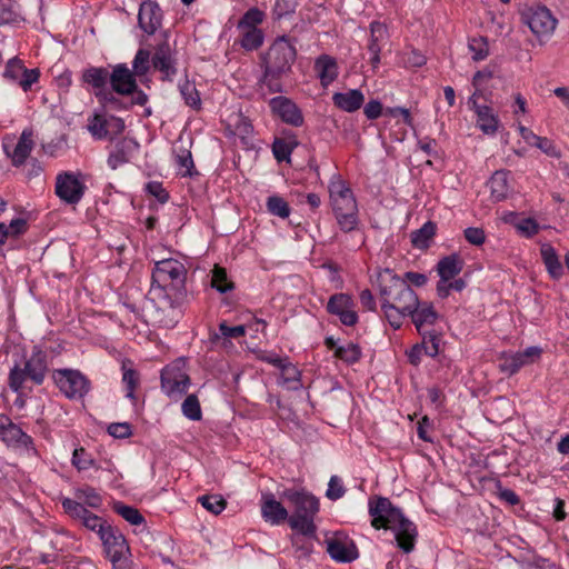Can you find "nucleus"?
I'll return each mask as SVG.
<instances>
[{"instance_id":"39448f33","label":"nucleus","mask_w":569,"mask_h":569,"mask_svg":"<svg viewBox=\"0 0 569 569\" xmlns=\"http://www.w3.org/2000/svg\"><path fill=\"white\" fill-rule=\"evenodd\" d=\"M280 497L288 500L293 508L292 515H289L290 528L306 537H316L315 518L320 509L319 499L305 489L293 488L284 489Z\"/></svg>"},{"instance_id":"f8f14e48","label":"nucleus","mask_w":569,"mask_h":569,"mask_svg":"<svg viewBox=\"0 0 569 569\" xmlns=\"http://www.w3.org/2000/svg\"><path fill=\"white\" fill-rule=\"evenodd\" d=\"M86 184L80 172L62 171L56 177V196L67 204H78L84 196Z\"/></svg>"},{"instance_id":"bf43d9fd","label":"nucleus","mask_w":569,"mask_h":569,"mask_svg":"<svg viewBox=\"0 0 569 569\" xmlns=\"http://www.w3.org/2000/svg\"><path fill=\"white\" fill-rule=\"evenodd\" d=\"M346 493L342 480L338 476H332L328 483L326 497L332 501L342 498Z\"/></svg>"},{"instance_id":"393cba45","label":"nucleus","mask_w":569,"mask_h":569,"mask_svg":"<svg viewBox=\"0 0 569 569\" xmlns=\"http://www.w3.org/2000/svg\"><path fill=\"white\" fill-rule=\"evenodd\" d=\"M138 150L139 143L134 139L128 137L120 139L109 153L108 166L112 170L118 169L120 166L129 162Z\"/></svg>"},{"instance_id":"f03ea898","label":"nucleus","mask_w":569,"mask_h":569,"mask_svg":"<svg viewBox=\"0 0 569 569\" xmlns=\"http://www.w3.org/2000/svg\"><path fill=\"white\" fill-rule=\"evenodd\" d=\"M368 512L371 517V526L377 530L392 531L397 547L405 553L415 549L418 538L417 526L389 498L371 497L368 501Z\"/></svg>"},{"instance_id":"8fccbe9b","label":"nucleus","mask_w":569,"mask_h":569,"mask_svg":"<svg viewBox=\"0 0 569 569\" xmlns=\"http://www.w3.org/2000/svg\"><path fill=\"white\" fill-rule=\"evenodd\" d=\"M201 506L213 515H220L227 507V501L220 495H206L198 498Z\"/></svg>"},{"instance_id":"864d4df0","label":"nucleus","mask_w":569,"mask_h":569,"mask_svg":"<svg viewBox=\"0 0 569 569\" xmlns=\"http://www.w3.org/2000/svg\"><path fill=\"white\" fill-rule=\"evenodd\" d=\"M422 343L420 345L423 349V353L429 357H436L439 353L440 337L433 331H422Z\"/></svg>"},{"instance_id":"680f3d73","label":"nucleus","mask_w":569,"mask_h":569,"mask_svg":"<svg viewBox=\"0 0 569 569\" xmlns=\"http://www.w3.org/2000/svg\"><path fill=\"white\" fill-rule=\"evenodd\" d=\"M24 68L26 67L23 66L21 60L13 58L8 61L3 72V77L11 81L18 82L21 74L23 73Z\"/></svg>"},{"instance_id":"37998d69","label":"nucleus","mask_w":569,"mask_h":569,"mask_svg":"<svg viewBox=\"0 0 569 569\" xmlns=\"http://www.w3.org/2000/svg\"><path fill=\"white\" fill-rule=\"evenodd\" d=\"M211 287L220 293H226L233 290V282L228 278L224 268L214 266L211 271Z\"/></svg>"},{"instance_id":"c9c22d12","label":"nucleus","mask_w":569,"mask_h":569,"mask_svg":"<svg viewBox=\"0 0 569 569\" xmlns=\"http://www.w3.org/2000/svg\"><path fill=\"white\" fill-rule=\"evenodd\" d=\"M298 144L299 141L293 133L283 138H276L272 143V153L279 162L290 161V156Z\"/></svg>"},{"instance_id":"6e6d98bb","label":"nucleus","mask_w":569,"mask_h":569,"mask_svg":"<svg viewBox=\"0 0 569 569\" xmlns=\"http://www.w3.org/2000/svg\"><path fill=\"white\" fill-rule=\"evenodd\" d=\"M108 121L103 116L94 114L88 123V130L96 139H103L108 136Z\"/></svg>"},{"instance_id":"e433bc0d","label":"nucleus","mask_w":569,"mask_h":569,"mask_svg":"<svg viewBox=\"0 0 569 569\" xmlns=\"http://www.w3.org/2000/svg\"><path fill=\"white\" fill-rule=\"evenodd\" d=\"M122 383L126 388V397L132 401H136L134 391L140 385V373L133 368L130 360H123L122 366Z\"/></svg>"},{"instance_id":"72a5a7b5","label":"nucleus","mask_w":569,"mask_h":569,"mask_svg":"<svg viewBox=\"0 0 569 569\" xmlns=\"http://www.w3.org/2000/svg\"><path fill=\"white\" fill-rule=\"evenodd\" d=\"M24 21L21 7L14 0H0V27L18 26Z\"/></svg>"},{"instance_id":"4468645a","label":"nucleus","mask_w":569,"mask_h":569,"mask_svg":"<svg viewBox=\"0 0 569 569\" xmlns=\"http://www.w3.org/2000/svg\"><path fill=\"white\" fill-rule=\"evenodd\" d=\"M541 355L542 349L538 346H530L518 352H502L499 356L498 367L502 373L513 376L521 368L538 362Z\"/></svg>"},{"instance_id":"338daca9","label":"nucleus","mask_w":569,"mask_h":569,"mask_svg":"<svg viewBox=\"0 0 569 569\" xmlns=\"http://www.w3.org/2000/svg\"><path fill=\"white\" fill-rule=\"evenodd\" d=\"M108 433L117 439H124L131 436V426L128 422H113L108 427Z\"/></svg>"},{"instance_id":"7c9ffc66","label":"nucleus","mask_w":569,"mask_h":569,"mask_svg":"<svg viewBox=\"0 0 569 569\" xmlns=\"http://www.w3.org/2000/svg\"><path fill=\"white\" fill-rule=\"evenodd\" d=\"M81 80L91 87L94 93L108 88L110 71L104 67H89L82 71Z\"/></svg>"},{"instance_id":"e2e57ef3","label":"nucleus","mask_w":569,"mask_h":569,"mask_svg":"<svg viewBox=\"0 0 569 569\" xmlns=\"http://www.w3.org/2000/svg\"><path fill=\"white\" fill-rule=\"evenodd\" d=\"M40 77V72L38 69H27L24 68L23 73L18 80V84L23 89V91H28L31 89L32 84L38 82Z\"/></svg>"},{"instance_id":"6e6552de","label":"nucleus","mask_w":569,"mask_h":569,"mask_svg":"<svg viewBox=\"0 0 569 569\" xmlns=\"http://www.w3.org/2000/svg\"><path fill=\"white\" fill-rule=\"evenodd\" d=\"M99 539L102 543L103 553L111 562L112 569H131L130 547L119 528L111 525L101 533Z\"/></svg>"},{"instance_id":"5701e85b","label":"nucleus","mask_w":569,"mask_h":569,"mask_svg":"<svg viewBox=\"0 0 569 569\" xmlns=\"http://www.w3.org/2000/svg\"><path fill=\"white\" fill-rule=\"evenodd\" d=\"M261 516L266 522L271 525H280L284 521L289 522V512L278 501L273 493L262 492L261 495Z\"/></svg>"},{"instance_id":"052dcab7","label":"nucleus","mask_w":569,"mask_h":569,"mask_svg":"<svg viewBox=\"0 0 569 569\" xmlns=\"http://www.w3.org/2000/svg\"><path fill=\"white\" fill-rule=\"evenodd\" d=\"M315 537H306L297 532L296 535H292L291 542L295 549L300 552V556H309L312 551L313 545L311 539Z\"/></svg>"},{"instance_id":"20e7f679","label":"nucleus","mask_w":569,"mask_h":569,"mask_svg":"<svg viewBox=\"0 0 569 569\" xmlns=\"http://www.w3.org/2000/svg\"><path fill=\"white\" fill-rule=\"evenodd\" d=\"M48 355L41 347L34 346L31 355L24 361L14 362L8 376L9 388L18 393L31 391L34 386H41L48 372Z\"/></svg>"},{"instance_id":"0eeeda50","label":"nucleus","mask_w":569,"mask_h":569,"mask_svg":"<svg viewBox=\"0 0 569 569\" xmlns=\"http://www.w3.org/2000/svg\"><path fill=\"white\" fill-rule=\"evenodd\" d=\"M187 270L184 266L176 259H163L157 261L152 270V286L157 284L159 289L171 290L181 298L184 292Z\"/></svg>"},{"instance_id":"79ce46f5","label":"nucleus","mask_w":569,"mask_h":569,"mask_svg":"<svg viewBox=\"0 0 569 569\" xmlns=\"http://www.w3.org/2000/svg\"><path fill=\"white\" fill-rule=\"evenodd\" d=\"M281 371L282 383L289 389L297 390L300 387V370L289 361V358L279 368Z\"/></svg>"},{"instance_id":"9d476101","label":"nucleus","mask_w":569,"mask_h":569,"mask_svg":"<svg viewBox=\"0 0 569 569\" xmlns=\"http://www.w3.org/2000/svg\"><path fill=\"white\" fill-rule=\"evenodd\" d=\"M520 20L538 39L551 37L558 23L545 6H526L520 11Z\"/></svg>"},{"instance_id":"a211bd4d","label":"nucleus","mask_w":569,"mask_h":569,"mask_svg":"<svg viewBox=\"0 0 569 569\" xmlns=\"http://www.w3.org/2000/svg\"><path fill=\"white\" fill-rule=\"evenodd\" d=\"M177 61L170 44L164 41L156 47L152 56V66L161 73V80L172 81L177 74Z\"/></svg>"},{"instance_id":"aec40b11","label":"nucleus","mask_w":569,"mask_h":569,"mask_svg":"<svg viewBox=\"0 0 569 569\" xmlns=\"http://www.w3.org/2000/svg\"><path fill=\"white\" fill-rule=\"evenodd\" d=\"M162 11L159 4L151 0L141 2L138 12V24L143 32L151 36L161 27Z\"/></svg>"},{"instance_id":"5fc2aeb1","label":"nucleus","mask_w":569,"mask_h":569,"mask_svg":"<svg viewBox=\"0 0 569 569\" xmlns=\"http://www.w3.org/2000/svg\"><path fill=\"white\" fill-rule=\"evenodd\" d=\"M469 50L472 52V59L475 61H481L489 54V46L487 39L483 37L471 38L469 40Z\"/></svg>"},{"instance_id":"de8ad7c7","label":"nucleus","mask_w":569,"mask_h":569,"mask_svg":"<svg viewBox=\"0 0 569 569\" xmlns=\"http://www.w3.org/2000/svg\"><path fill=\"white\" fill-rule=\"evenodd\" d=\"M268 211L279 218L286 219L290 216L288 202L280 196H270L266 202Z\"/></svg>"},{"instance_id":"09e8293b","label":"nucleus","mask_w":569,"mask_h":569,"mask_svg":"<svg viewBox=\"0 0 569 569\" xmlns=\"http://www.w3.org/2000/svg\"><path fill=\"white\" fill-rule=\"evenodd\" d=\"M182 413L186 418L199 421L202 417L199 399L196 395H189L181 405Z\"/></svg>"},{"instance_id":"603ef678","label":"nucleus","mask_w":569,"mask_h":569,"mask_svg":"<svg viewBox=\"0 0 569 569\" xmlns=\"http://www.w3.org/2000/svg\"><path fill=\"white\" fill-rule=\"evenodd\" d=\"M176 163L178 166V173L182 177H191L194 168L191 152L187 149H182L176 156Z\"/></svg>"},{"instance_id":"c03bdc74","label":"nucleus","mask_w":569,"mask_h":569,"mask_svg":"<svg viewBox=\"0 0 569 569\" xmlns=\"http://www.w3.org/2000/svg\"><path fill=\"white\" fill-rule=\"evenodd\" d=\"M152 58L150 51L147 49H139L132 61V72L137 78L144 77L150 70Z\"/></svg>"},{"instance_id":"473e14b6","label":"nucleus","mask_w":569,"mask_h":569,"mask_svg":"<svg viewBox=\"0 0 569 569\" xmlns=\"http://www.w3.org/2000/svg\"><path fill=\"white\" fill-rule=\"evenodd\" d=\"M471 110L477 116V124L479 129L486 134H495L499 128V118L493 112L492 108L488 106H476Z\"/></svg>"},{"instance_id":"13d9d810","label":"nucleus","mask_w":569,"mask_h":569,"mask_svg":"<svg viewBox=\"0 0 569 569\" xmlns=\"http://www.w3.org/2000/svg\"><path fill=\"white\" fill-rule=\"evenodd\" d=\"M299 6V0H276L273 7V13L278 19L292 14L297 7Z\"/></svg>"},{"instance_id":"a878e982","label":"nucleus","mask_w":569,"mask_h":569,"mask_svg":"<svg viewBox=\"0 0 569 569\" xmlns=\"http://www.w3.org/2000/svg\"><path fill=\"white\" fill-rule=\"evenodd\" d=\"M33 147V132L32 130L27 129L22 131L18 142L14 144L12 150L7 142L3 143V150L6 154L11 159V162L14 167H20L26 162Z\"/></svg>"},{"instance_id":"b1692460","label":"nucleus","mask_w":569,"mask_h":569,"mask_svg":"<svg viewBox=\"0 0 569 569\" xmlns=\"http://www.w3.org/2000/svg\"><path fill=\"white\" fill-rule=\"evenodd\" d=\"M408 317L411 319L419 333L426 331V328L432 327L439 319V313L436 311L432 302L420 301L417 298V305L411 308Z\"/></svg>"},{"instance_id":"ddd939ff","label":"nucleus","mask_w":569,"mask_h":569,"mask_svg":"<svg viewBox=\"0 0 569 569\" xmlns=\"http://www.w3.org/2000/svg\"><path fill=\"white\" fill-rule=\"evenodd\" d=\"M64 512L74 521L90 531L101 536L111 525L102 517L88 510L79 501H72L71 498H63L61 500Z\"/></svg>"},{"instance_id":"ea45409f","label":"nucleus","mask_w":569,"mask_h":569,"mask_svg":"<svg viewBox=\"0 0 569 569\" xmlns=\"http://www.w3.org/2000/svg\"><path fill=\"white\" fill-rule=\"evenodd\" d=\"M112 510L132 526L146 523L144 517L136 507L126 505L122 501L113 502Z\"/></svg>"},{"instance_id":"69168bd1","label":"nucleus","mask_w":569,"mask_h":569,"mask_svg":"<svg viewBox=\"0 0 569 569\" xmlns=\"http://www.w3.org/2000/svg\"><path fill=\"white\" fill-rule=\"evenodd\" d=\"M466 240L472 246H481L486 241L483 229L478 227H469L463 231Z\"/></svg>"},{"instance_id":"f257e3e1","label":"nucleus","mask_w":569,"mask_h":569,"mask_svg":"<svg viewBox=\"0 0 569 569\" xmlns=\"http://www.w3.org/2000/svg\"><path fill=\"white\" fill-rule=\"evenodd\" d=\"M379 299L388 323L400 329L411 308L417 305V293L410 284L393 270L386 268L378 272Z\"/></svg>"},{"instance_id":"bb28decb","label":"nucleus","mask_w":569,"mask_h":569,"mask_svg":"<svg viewBox=\"0 0 569 569\" xmlns=\"http://www.w3.org/2000/svg\"><path fill=\"white\" fill-rule=\"evenodd\" d=\"M325 346L333 351V356L343 361L347 365H353L358 362L362 356L361 348L359 345L348 342L339 346L333 337H327L325 339Z\"/></svg>"},{"instance_id":"774afa93","label":"nucleus","mask_w":569,"mask_h":569,"mask_svg":"<svg viewBox=\"0 0 569 569\" xmlns=\"http://www.w3.org/2000/svg\"><path fill=\"white\" fill-rule=\"evenodd\" d=\"M252 131H253V127H252L250 120L247 117L239 114L237 117V122L234 124V134L244 139L246 137L250 136L252 133Z\"/></svg>"},{"instance_id":"f704fd0d","label":"nucleus","mask_w":569,"mask_h":569,"mask_svg":"<svg viewBox=\"0 0 569 569\" xmlns=\"http://www.w3.org/2000/svg\"><path fill=\"white\" fill-rule=\"evenodd\" d=\"M540 254L550 277L560 279L563 274V268L555 248L550 243H543L540 248Z\"/></svg>"},{"instance_id":"3c124183","label":"nucleus","mask_w":569,"mask_h":569,"mask_svg":"<svg viewBox=\"0 0 569 569\" xmlns=\"http://www.w3.org/2000/svg\"><path fill=\"white\" fill-rule=\"evenodd\" d=\"M218 331V333H213L211 337L213 341L218 340L220 337L224 339H239L246 336L244 326L230 327L226 321L219 323Z\"/></svg>"},{"instance_id":"4be33fe9","label":"nucleus","mask_w":569,"mask_h":569,"mask_svg":"<svg viewBox=\"0 0 569 569\" xmlns=\"http://www.w3.org/2000/svg\"><path fill=\"white\" fill-rule=\"evenodd\" d=\"M389 33L386 24L379 21L370 23V38L367 46L370 53L369 62L373 69L380 64V52L385 44L388 42Z\"/></svg>"},{"instance_id":"58836bf2","label":"nucleus","mask_w":569,"mask_h":569,"mask_svg":"<svg viewBox=\"0 0 569 569\" xmlns=\"http://www.w3.org/2000/svg\"><path fill=\"white\" fill-rule=\"evenodd\" d=\"M437 224L432 221H427L421 228L411 232V243L417 249H427L430 241L436 234Z\"/></svg>"},{"instance_id":"9b49d317","label":"nucleus","mask_w":569,"mask_h":569,"mask_svg":"<svg viewBox=\"0 0 569 569\" xmlns=\"http://www.w3.org/2000/svg\"><path fill=\"white\" fill-rule=\"evenodd\" d=\"M52 378L68 399H81L90 390V381L79 370L57 369L53 371Z\"/></svg>"},{"instance_id":"dca6fc26","label":"nucleus","mask_w":569,"mask_h":569,"mask_svg":"<svg viewBox=\"0 0 569 569\" xmlns=\"http://www.w3.org/2000/svg\"><path fill=\"white\" fill-rule=\"evenodd\" d=\"M355 302L347 293H335L329 298L327 311L339 318L345 326H355L358 322V315L353 310Z\"/></svg>"},{"instance_id":"c756f323","label":"nucleus","mask_w":569,"mask_h":569,"mask_svg":"<svg viewBox=\"0 0 569 569\" xmlns=\"http://www.w3.org/2000/svg\"><path fill=\"white\" fill-rule=\"evenodd\" d=\"M315 71L323 87H328L338 77V64L335 58L321 54L315 61Z\"/></svg>"},{"instance_id":"4d7b16f0","label":"nucleus","mask_w":569,"mask_h":569,"mask_svg":"<svg viewBox=\"0 0 569 569\" xmlns=\"http://www.w3.org/2000/svg\"><path fill=\"white\" fill-rule=\"evenodd\" d=\"M71 462L79 471H84L94 467V460L83 448H77L73 450Z\"/></svg>"},{"instance_id":"a19ab883","label":"nucleus","mask_w":569,"mask_h":569,"mask_svg":"<svg viewBox=\"0 0 569 569\" xmlns=\"http://www.w3.org/2000/svg\"><path fill=\"white\" fill-rule=\"evenodd\" d=\"M241 31L240 44L247 51L257 50L263 43V32L259 28L239 29Z\"/></svg>"},{"instance_id":"2f4dec72","label":"nucleus","mask_w":569,"mask_h":569,"mask_svg":"<svg viewBox=\"0 0 569 569\" xmlns=\"http://www.w3.org/2000/svg\"><path fill=\"white\" fill-rule=\"evenodd\" d=\"M463 264L461 257L458 253H452L441 258L436 266V270L441 279L450 281L462 271Z\"/></svg>"},{"instance_id":"7ed1b4c3","label":"nucleus","mask_w":569,"mask_h":569,"mask_svg":"<svg viewBox=\"0 0 569 569\" xmlns=\"http://www.w3.org/2000/svg\"><path fill=\"white\" fill-rule=\"evenodd\" d=\"M297 58L295 42L287 36L278 37L261 58L263 69L261 82L271 93L284 91L283 79L292 71Z\"/></svg>"},{"instance_id":"49530a36","label":"nucleus","mask_w":569,"mask_h":569,"mask_svg":"<svg viewBox=\"0 0 569 569\" xmlns=\"http://www.w3.org/2000/svg\"><path fill=\"white\" fill-rule=\"evenodd\" d=\"M266 13L259 8H250L244 12L241 19L238 21V29H251L258 28L263 22Z\"/></svg>"},{"instance_id":"0e129e2a","label":"nucleus","mask_w":569,"mask_h":569,"mask_svg":"<svg viewBox=\"0 0 569 569\" xmlns=\"http://www.w3.org/2000/svg\"><path fill=\"white\" fill-rule=\"evenodd\" d=\"M146 191L153 196L160 203H166L169 200V193L159 181H150L146 184Z\"/></svg>"},{"instance_id":"2eb2a0df","label":"nucleus","mask_w":569,"mask_h":569,"mask_svg":"<svg viewBox=\"0 0 569 569\" xmlns=\"http://www.w3.org/2000/svg\"><path fill=\"white\" fill-rule=\"evenodd\" d=\"M0 440L10 448L37 453L33 439L7 415H0Z\"/></svg>"},{"instance_id":"4c0bfd02","label":"nucleus","mask_w":569,"mask_h":569,"mask_svg":"<svg viewBox=\"0 0 569 569\" xmlns=\"http://www.w3.org/2000/svg\"><path fill=\"white\" fill-rule=\"evenodd\" d=\"M74 498L72 501H79L82 506H88L92 509H99L102 506L101 495L90 486L76 488L73 491Z\"/></svg>"},{"instance_id":"6ab92c4d","label":"nucleus","mask_w":569,"mask_h":569,"mask_svg":"<svg viewBox=\"0 0 569 569\" xmlns=\"http://www.w3.org/2000/svg\"><path fill=\"white\" fill-rule=\"evenodd\" d=\"M137 77L126 63H118L110 72V86L113 92L130 96L137 91Z\"/></svg>"},{"instance_id":"1a4fd4ad","label":"nucleus","mask_w":569,"mask_h":569,"mask_svg":"<svg viewBox=\"0 0 569 569\" xmlns=\"http://www.w3.org/2000/svg\"><path fill=\"white\" fill-rule=\"evenodd\" d=\"M161 389L171 399H179L187 393L190 377L186 369V361L177 359L167 365L161 371Z\"/></svg>"},{"instance_id":"412c9836","label":"nucleus","mask_w":569,"mask_h":569,"mask_svg":"<svg viewBox=\"0 0 569 569\" xmlns=\"http://www.w3.org/2000/svg\"><path fill=\"white\" fill-rule=\"evenodd\" d=\"M327 552L339 562H351L359 556L357 546L347 537L335 536L327 539Z\"/></svg>"},{"instance_id":"f3484780","label":"nucleus","mask_w":569,"mask_h":569,"mask_svg":"<svg viewBox=\"0 0 569 569\" xmlns=\"http://www.w3.org/2000/svg\"><path fill=\"white\" fill-rule=\"evenodd\" d=\"M269 107L273 114L278 116L283 122L301 127L305 122L300 108L291 99L284 96H277L269 101Z\"/></svg>"},{"instance_id":"c85d7f7f","label":"nucleus","mask_w":569,"mask_h":569,"mask_svg":"<svg viewBox=\"0 0 569 569\" xmlns=\"http://www.w3.org/2000/svg\"><path fill=\"white\" fill-rule=\"evenodd\" d=\"M333 104L345 112H355L365 102V96L359 89H350L346 92H336L332 96Z\"/></svg>"},{"instance_id":"a18cd8bd","label":"nucleus","mask_w":569,"mask_h":569,"mask_svg":"<svg viewBox=\"0 0 569 569\" xmlns=\"http://www.w3.org/2000/svg\"><path fill=\"white\" fill-rule=\"evenodd\" d=\"M179 91L187 106L194 110H199L201 108L200 94L194 83L190 82L189 80H184L179 84Z\"/></svg>"},{"instance_id":"cd10ccee","label":"nucleus","mask_w":569,"mask_h":569,"mask_svg":"<svg viewBox=\"0 0 569 569\" xmlns=\"http://www.w3.org/2000/svg\"><path fill=\"white\" fill-rule=\"evenodd\" d=\"M510 171L497 170L490 178L488 184L490 188V196L495 202L506 200L512 192V187L509 181Z\"/></svg>"},{"instance_id":"423d86ee","label":"nucleus","mask_w":569,"mask_h":569,"mask_svg":"<svg viewBox=\"0 0 569 569\" xmlns=\"http://www.w3.org/2000/svg\"><path fill=\"white\" fill-rule=\"evenodd\" d=\"M332 212L341 231L351 232L359 224L358 204L352 190L340 176H332L329 186Z\"/></svg>"}]
</instances>
